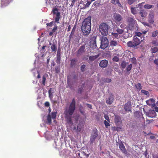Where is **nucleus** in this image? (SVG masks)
Wrapping results in <instances>:
<instances>
[{"mask_svg": "<svg viewBox=\"0 0 158 158\" xmlns=\"http://www.w3.org/2000/svg\"><path fill=\"white\" fill-rule=\"evenodd\" d=\"M47 120L48 122V123L51 124L52 123L51 117L50 114H48L47 116Z\"/></svg>", "mask_w": 158, "mask_h": 158, "instance_id": "29", "label": "nucleus"}, {"mask_svg": "<svg viewBox=\"0 0 158 158\" xmlns=\"http://www.w3.org/2000/svg\"><path fill=\"white\" fill-rule=\"evenodd\" d=\"M37 72L38 73V75L37 76V77L38 78H40V72L39 71H37Z\"/></svg>", "mask_w": 158, "mask_h": 158, "instance_id": "64", "label": "nucleus"}, {"mask_svg": "<svg viewBox=\"0 0 158 158\" xmlns=\"http://www.w3.org/2000/svg\"><path fill=\"white\" fill-rule=\"evenodd\" d=\"M104 117L106 120H107L109 122H110V119L108 116L107 115H105Z\"/></svg>", "mask_w": 158, "mask_h": 158, "instance_id": "53", "label": "nucleus"}, {"mask_svg": "<svg viewBox=\"0 0 158 158\" xmlns=\"http://www.w3.org/2000/svg\"><path fill=\"white\" fill-rule=\"evenodd\" d=\"M77 1V0H73L72 3L71 4V6H73L74 5L75 2Z\"/></svg>", "mask_w": 158, "mask_h": 158, "instance_id": "61", "label": "nucleus"}, {"mask_svg": "<svg viewBox=\"0 0 158 158\" xmlns=\"http://www.w3.org/2000/svg\"><path fill=\"white\" fill-rule=\"evenodd\" d=\"M56 56H60V48H59L58 49Z\"/></svg>", "mask_w": 158, "mask_h": 158, "instance_id": "50", "label": "nucleus"}, {"mask_svg": "<svg viewBox=\"0 0 158 158\" xmlns=\"http://www.w3.org/2000/svg\"><path fill=\"white\" fill-rule=\"evenodd\" d=\"M101 1V0H98L95 1L94 3L93 6H98L100 4Z\"/></svg>", "mask_w": 158, "mask_h": 158, "instance_id": "34", "label": "nucleus"}, {"mask_svg": "<svg viewBox=\"0 0 158 158\" xmlns=\"http://www.w3.org/2000/svg\"><path fill=\"white\" fill-rule=\"evenodd\" d=\"M109 27V26L106 23H101L99 25V30L102 35L106 36L108 34Z\"/></svg>", "mask_w": 158, "mask_h": 158, "instance_id": "2", "label": "nucleus"}, {"mask_svg": "<svg viewBox=\"0 0 158 158\" xmlns=\"http://www.w3.org/2000/svg\"><path fill=\"white\" fill-rule=\"evenodd\" d=\"M108 61L107 60L104 59L102 60L99 64L100 67L102 68H105L108 66Z\"/></svg>", "mask_w": 158, "mask_h": 158, "instance_id": "12", "label": "nucleus"}, {"mask_svg": "<svg viewBox=\"0 0 158 158\" xmlns=\"http://www.w3.org/2000/svg\"><path fill=\"white\" fill-rule=\"evenodd\" d=\"M99 56L98 55H96L94 56H90L89 57V60L90 61H93L95 60Z\"/></svg>", "mask_w": 158, "mask_h": 158, "instance_id": "24", "label": "nucleus"}, {"mask_svg": "<svg viewBox=\"0 0 158 158\" xmlns=\"http://www.w3.org/2000/svg\"><path fill=\"white\" fill-rule=\"evenodd\" d=\"M70 66L73 67H74L76 64L77 60L75 58L72 59L71 60Z\"/></svg>", "mask_w": 158, "mask_h": 158, "instance_id": "20", "label": "nucleus"}, {"mask_svg": "<svg viewBox=\"0 0 158 158\" xmlns=\"http://www.w3.org/2000/svg\"><path fill=\"white\" fill-rule=\"evenodd\" d=\"M51 13L53 15L55 23H59V20L61 18V16L60 12L58 11V9L56 7H54Z\"/></svg>", "mask_w": 158, "mask_h": 158, "instance_id": "5", "label": "nucleus"}, {"mask_svg": "<svg viewBox=\"0 0 158 158\" xmlns=\"http://www.w3.org/2000/svg\"><path fill=\"white\" fill-rule=\"evenodd\" d=\"M82 127V126L80 124H79L77 127V130L78 131H80Z\"/></svg>", "mask_w": 158, "mask_h": 158, "instance_id": "40", "label": "nucleus"}, {"mask_svg": "<svg viewBox=\"0 0 158 158\" xmlns=\"http://www.w3.org/2000/svg\"><path fill=\"white\" fill-rule=\"evenodd\" d=\"M146 115L148 117L152 118L156 117V113L155 111L152 110H149L148 112L146 113Z\"/></svg>", "mask_w": 158, "mask_h": 158, "instance_id": "13", "label": "nucleus"}, {"mask_svg": "<svg viewBox=\"0 0 158 158\" xmlns=\"http://www.w3.org/2000/svg\"><path fill=\"white\" fill-rule=\"evenodd\" d=\"M131 12L133 14L135 15L137 13V11L136 10L135 8L131 7Z\"/></svg>", "mask_w": 158, "mask_h": 158, "instance_id": "33", "label": "nucleus"}, {"mask_svg": "<svg viewBox=\"0 0 158 158\" xmlns=\"http://www.w3.org/2000/svg\"><path fill=\"white\" fill-rule=\"evenodd\" d=\"M135 88L137 89L140 90L142 89V87L140 83H138L137 84L135 85Z\"/></svg>", "mask_w": 158, "mask_h": 158, "instance_id": "31", "label": "nucleus"}, {"mask_svg": "<svg viewBox=\"0 0 158 158\" xmlns=\"http://www.w3.org/2000/svg\"><path fill=\"white\" fill-rule=\"evenodd\" d=\"M91 16H89L82 23L81 28L84 35H87L90 32L91 29Z\"/></svg>", "mask_w": 158, "mask_h": 158, "instance_id": "1", "label": "nucleus"}, {"mask_svg": "<svg viewBox=\"0 0 158 158\" xmlns=\"http://www.w3.org/2000/svg\"><path fill=\"white\" fill-rule=\"evenodd\" d=\"M60 66H57L55 68V72L56 73H60Z\"/></svg>", "mask_w": 158, "mask_h": 158, "instance_id": "30", "label": "nucleus"}, {"mask_svg": "<svg viewBox=\"0 0 158 158\" xmlns=\"http://www.w3.org/2000/svg\"><path fill=\"white\" fill-rule=\"evenodd\" d=\"M127 65V63L125 61H123L121 63V66L123 69H124Z\"/></svg>", "mask_w": 158, "mask_h": 158, "instance_id": "36", "label": "nucleus"}, {"mask_svg": "<svg viewBox=\"0 0 158 158\" xmlns=\"http://www.w3.org/2000/svg\"><path fill=\"white\" fill-rule=\"evenodd\" d=\"M155 102V100L152 98L150 99L149 100L146 101L147 104L149 106L151 105L153 103H154Z\"/></svg>", "mask_w": 158, "mask_h": 158, "instance_id": "26", "label": "nucleus"}, {"mask_svg": "<svg viewBox=\"0 0 158 158\" xmlns=\"http://www.w3.org/2000/svg\"><path fill=\"white\" fill-rule=\"evenodd\" d=\"M152 53H155L158 52V48L156 47H152L151 49Z\"/></svg>", "mask_w": 158, "mask_h": 158, "instance_id": "27", "label": "nucleus"}, {"mask_svg": "<svg viewBox=\"0 0 158 158\" xmlns=\"http://www.w3.org/2000/svg\"><path fill=\"white\" fill-rule=\"evenodd\" d=\"M139 14L142 18H144L147 16V13L143 10H141L139 12Z\"/></svg>", "mask_w": 158, "mask_h": 158, "instance_id": "19", "label": "nucleus"}, {"mask_svg": "<svg viewBox=\"0 0 158 158\" xmlns=\"http://www.w3.org/2000/svg\"><path fill=\"white\" fill-rule=\"evenodd\" d=\"M12 0H1V4L2 7L7 6Z\"/></svg>", "mask_w": 158, "mask_h": 158, "instance_id": "14", "label": "nucleus"}, {"mask_svg": "<svg viewBox=\"0 0 158 158\" xmlns=\"http://www.w3.org/2000/svg\"><path fill=\"white\" fill-rule=\"evenodd\" d=\"M51 48L52 52H56V47L54 43H53L51 47Z\"/></svg>", "mask_w": 158, "mask_h": 158, "instance_id": "28", "label": "nucleus"}, {"mask_svg": "<svg viewBox=\"0 0 158 158\" xmlns=\"http://www.w3.org/2000/svg\"><path fill=\"white\" fill-rule=\"evenodd\" d=\"M91 2H89V1H87V3L86 4H85V7H88L89 5L91 3Z\"/></svg>", "mask_w": 158, "mask_h": 158, "instance_id": "51", "label": "nucleus"}, {"mask_svg": "<svg viewBox=\"0 0 158 158\" xmlns=\"http://www.w3.org/2000/svg\"><path fill=\"white\" fill-rule=\"evenodd\" d=\"M120 27L124 29L125 27V25L124 24H122L120 25Z\"/></svg>", "mask_w": 158, "mask_h": 158, "instance_id": "62", "label": "nucleus"}, {"mask_svg": "<svg viewBox=\"0 0 158 158\" xmlns=\"http://www.w3.org/2000/svg\"><path fill=\"white\" fill-rule=\"evenodd\" d=\"M56 62L57 64H60V56H56Z\"/></svg>", "mask_w": 158, "mask_h": 158, "instance_id": "38", "label": "nucleus"}, {"mask_svg": "<svg viewBox=\"0 0 158 158\" xmlns=\"http://www.w3.org/2000/svg\"><path fill=\"white\" fill-rule=\"evenodd\" d=\"M127 21L128 23V28L131 30H133L135 29V24L136 22L134 17L132 16H129L127 19Z\"/></svg>", "mask_w": 158, "mask_h": 158, "instance_id": "6", "label": "nucleus"}, {"mask_svg": "<svg viewBox=\"0 0 158 158\" xmlns=\"http://www.w3.org/2000/svg\"><path fill=\"white\" fill-rule=\"evenodd\" d=\"M57 27L56 25H55L52 30V31L53 32H55L57 29Z\"/></svg>", "mask_w": 158, "mask_h": 158, "instance_id": "55", "label": "nucleus"}, {"mask_svg": "<svg viewBox=\"0 0 158 158\" xmlns=\"http://www.w3.org/2000/svg\"><path fill=\"white\" fill-rule=\"evenodd\" d=\"M131 106L130 104L128 103H126L124 105V109L126 111H130V108H131Z\"/></svg>", "mask_w": 158, "mask_h": 158, "instance_id": "21", "label": "nucleus"}, {"mask_svg": "<svg viewBox=\"0 0 158 158\" xmlns=\"http://www.w3.org/2000/svg\"><path fill=\"white\" fill-rule=\"evenodd\" d=\"M98 135V134L97 130L96 129L95 130H93L90 136L89 141L90 143L92 144L94 143L95 139L97 137Z\"/></svg>", "mask_w": 158, "mask_h": 158, "instance_id": "9", "label": "nucleus"}, {"mask_svg": "<svg viewBox=\"0 0 158 158\" xmlns=\"http://www.w3.org/2000/svg\"><path fill=\"white\" fill-rule=\"evenodd\" d=\"M121 119L120 116L118 115H115V117L114 118V122L115 124L117 125H118V123L121 122L122 123L121 121Z\"/></svg>", "mask_w": 158, "mask_h": 158, "instance_id": "17", "label": "nucleus"}, {"mask_svg": "<svg viewBox=\"0 0 158 158\" xmlns=\"http://www.w3.org/2000/svg\"><path fill=\"white\" fill-rule=\"evenodd\" d=\"M132 67V64H130L129 65H128L126 68V70L127 72H129L130 71Z\"/></svg>", "mask_w": 158, "mask_h": 158, "instance_id": "39", "label": "nucleus"}, {"mask_svg": "<svg viewBox=\"0 0 158 158\" xmlns=\"http://www.w3.org/2000/svg\"><path fill=\"white\" fill-rule=\"evenodd\" d=\"M73 36L72 35H70L69 37V43L71 40V39L73 38Z\"/></svg>", "mask_w": 158, "mask_h": 158, "instance_id": "59", "label": "nucleus"}, {"mask_svg": "<svg viewBox=\"0 0 158 158\" xmlns=\"http://www.w3.org/2000/svg\"><path fill=\"white\" fill-rule=\"evenodd\" d=\"M45 106L47 107H48L50 106L49 103L48 102H46L44 104Z\"/></svg>", "mask_w": 158, "mask_h": 158, "instance_id": "58", "label": "nucleus"}, {"mask_svg": "<svg viewBox=\"0 0 158 158\" xmlns=\"http://www.w3.org/2000/svg\"><path fill=\"white\" fill-rule=\"evenodd\" d=\"M135 34H136L134 36H136L137 37L138 36L139 38H140V36L142 35V34L140 32H137Z\"/></svg>", "mask_w": 158, "mask_h": 158, "instance_id": "45", "label": "nucleus"}, {"mask_svg": "<svg viewBox=\"0 0 158 158\" xmlns=\"http://www.w3.org/2000/svg\"><path fill=\"white\" fill-rule=\"evenodd\" d=\"M119 148L123 153H125L127 152L126 150L123 143H121L119 144Z\"/></svg>", "mask_w": 158, "mask_h": 158, "instance_id": "23", "label": "nucleus"}, {"mask_svg": "<svg viewBox=\"0 0 158 158\" xmlns=\"http://www.w3.org/2000/svg\"><path fill=\"white\" fill-rule=\"evenodd\" d=\"M112 35L115 38H118V35L117 33H112Z\"/></svg>", "mask_w": 158, "mask_h": 158, "instance_id": "48", "label": "nucleus"}, {"mask_svg": "<svg viewBox=\"0 0 158 158\" xmlns=\"http://www.w3.org/2000/svg\"><path fill=\"white\" fill-rule=\"evenodd\" d=\"M142 38L140 40L139 38L136 36H134L132 40V41H129L127 42V46L130 48H135L136 47L141 43V41H142Z\"/></svg>", "mask_w": 158, "mask_h": 158, "instance_id": "3", "label": "nucleus"}, {"mask_svg": "<svg viewBox=\"0 0 158 158\" xmlns=\"http://www.w3.org/2000/svg\"><path fill=\"white\" fill-rule=\"evenodd\" d=\"M109 122L107 121L104 120V124L105 125L106 127V128L110 126V124L109 123Z\"/></svg>", "mask_w": 158, "mask_h": 158, "instance_id": "41", "label": "nucleus"}, {"mask_svg": "<svg viewBox=\"0 0 158 158\" xmlns=\"http://www.w3.org/2000/svg\"><path fill=\"white\" fill-rule=\"evenodd\" d=\"M76 101L74 98L73 99L68 109L66 108L64 112L65 114H69L70 115L73 114L75 109Z\"/></svg>", "mask_w": 158, "mask_h": 158, "instance_id": "4", "label": "nucleus"}, {"mask_svg": "<svg viewBox=\"0 0 158 158\" xmlns=\"http://www.w3.org/2000/svg\"><path fill=\"white\" fill-rule=\"evenodd\" d=\"M101 44L100 48L102 49H105L109 45L108 40L107 38L105 36H102L101 39Z\"/></svg>", "mask_w": 158, "mask_h": 158, "instance_id": "7", "label": "nucleus"}, {"mask_svg": "<svg viewBox=\"0 0 158 158\" xmlns=\"http://www.w3.org/2000/svg\"><path fill=\"white\" fill-rule=\"evenodd\" d=\"M113 18L114 21L116 23L120 22L123 19V18L121 16L120 14L116 13H114Z\"/></svg>", "mask_w": 158, "mask_h": 158, "instance_id": "11", "label": "nucleus"}, {"mask_svg": "<svg viewBox=\"0 0 158 158\" xmlns=\"http://www.w3.org/2000/svg\"><path fill=\"white\" fill-rule=\"evenodd\" d=\"M56 112H52V118L53 119L55 118H56Z\"/></svg>", "mask_w": 158, "mask_h": 158, "instance_id": "46", "label": "nucleus"}, {"mask_svg": "<svg viewBox=\"0 0 158 158\" xmlns=\"http://www.w3.org/2000/svg\"><path fill=\"white\" fill-rule=\"evenodd\" d=\"M96 37L95 36H93L90 39V47L92 48H95L97 47Z\"/></svg>", "mask_w": 158, "mask_h": 158, "instance_id": "10", "label": "nucleus"}, {"mask_svg": "<svg viewBox=\"0 0 158 158\" xmlns=\"http://www.w3.org/2000/svg\"><path fill=\"white\" fill-rule=\"evenodd\" d=\"M112 60L114 61L118 62L119 60V58L117 56H114L112 59Z\"/></svg>", "mask_w": 158, "mask_h": 158, "instance_id": "43", "label": "nucleus"}, {"mask_svg": "<svg viewBox=\"0 0 158 158\" xmlns=\"http://www.w3.org/2000/svg\"><path fill=\"white\" fill-rule=\"evenodd\" d=\"M154 63L155 64L158 65V59H156L154 61Z\"/></svg>", "mask_w": 158, "mask_h": 158, "instance_id": "60", "label": "nucleus"}, {"mask_svg": "<svg viewBox=\"0 0 158 158\" xmlns=\"http://www.w3.org/2000/svg\"><path fill=\"white\" fill-rule=\"evenodd\" d=\"M53 0H46V3L47 4L51 5L52 4Z\"/></svg>", "mask_w": 158, "mask_h": 158, "instance_id": "52", "label": "nucleus"}, {"mask_svg": "<svg viewBox=\"0 0 158 158\" xmlns=\"http://www.w3.org/2000/svg\"><path fill=\"white\" fill-rule=\"evenodd\" d=\"M51 89H52V88H50L48 91V93H49V96H50L51 95L52 96V95H53V93L52 92Z\"/></svg>", "mask_w": 158, "mask_h": 158, "instance_id": "56", "label": "nucleus"}, {"mask_svg": "<svg viewBox=\"0 0 158 158\" xmlns=\"http://www.w3.org/2000/svg\"><path fill=\"white\" fill-rule=\"evenodd\" d=\"M83 90V88L81 86V88H79L78 89V93L80 94H81V92Z\"/></svg>", "mask_w": 158, "mask_h": 158, "instance_id": "54", "label": "nucleus"}, {"mask_svg": "<svg viewBox=\"0 0 158 158\" xmlns=\"http://www.w3.org/2000/svg\"><path fill=\"white\" fill-rule=\"evenodd\" d=\"M53 21H52L50 23H48L46 24L47 26H52L53 24Z\"/></svg>", "mask_w": 158, "mask_h": 158, "instance_id": "57", "label": "nucleus"}, {"mask_svg": "<svg viewBox=\"0 0 158 158\" xmlns=\"http://www.w3.org/2000/svg\"><path fill=\"white\" fill-rule=\"evenodd\" d=\"M65 118L67 122L68 123H72V118L71 117V115H70L69 114H65Z\"/></svg>", "mask_w": 158, "mask_h": 158, "instance_id": "22", "label": "nucleus"}, {"mask_svg": "<svg viewBox=\"0 0 158 158\" xmlns=\"http://www.w3.org/2000/svg\"><path fill=\"white\" fill-rule=\"evenodd\" d=\"M136 0H127L128 3L130 5H131L135 2Z\"/></svg>", "mask_w": 158, "mask_h": 158, "instance_id": "49", "label": "nucleus"}, {"mask_svg": "<svg viewBox=\"0 0 158 158\" xmlns=\"http://www.w3.org/2000/svg\"><path fill=\"white\" fill-rule=\"evenodd\" d=\"M118 43L117 41H115L113 39L110 42V45L111 47L115 46L118 44Z\"/></svg>", "mask_w": 158, "mask_h": 158, "instance_id": "25", "label": "nucleus"}, {"mask_svg": "<svg viewBox=\"0 0 158 158\" xmlns=\"http://www.w3.org/2000/svg\"><path fill=\"white\" fill-rule=\"evenodd\" d=\"M77 77V76L74 74H72L71 75H68L67 77V83L69 87L71 89L72 84L71 83L72 78L73 79H76Z\"/></svg>", "mask_w": 158, "mask_h": 158, "instance_id": "8", "label": "nucleus"}, {"mask_svg": "<svg viewBox=\"0 0 158 158\" xmlns=\"http://www.w3.org/2000/svg\"><path fill=\"white\" fill-rule=\"evenodd\" d=\"M118 1H119L118 0H112V2L114 4H116V2H118Z\"/></svg>", "mask_w": 158, "mask_h": 158, "instance_id": "63", "label": "nucleus"}, {"mask_svg": "<svg viewBox=\"0 0 158 158\" xmlns=\"http://www.w3.org/2000/svg\"><path fill=\"white\" fill-rule=\"evenodd\" d=\"M116 31L119 34H121L123 32V30L118 28H117Z\"/></svg>", "mask_w": 158, "mask_h": 158, "instance_id": "44", "label": "nucleus"}, {"mask_svg": "<svg viewBox=\"0 0 158 158\" xmlns=\"http://www.w3.org/2000/svg\"><path fill=\"white\" fill-rule=\"evenodd\" d=\"M42 84L44 86L45 85V82L46 80V77L44 75H43V76L42 77Z\"/></svg>", "mask_w": 158, "mask_h": 158, "instance_id": "37", "label": "nucleus"}, {"mask_svg": "<svg viewBox=\"0 0 158 158\" xmlns=\"http://www.w3.org/2000/svg\"><path fill=\"white\" fill-rule=\"evenodd\" d=\"M85 65H83L81 67V69L82 72H84L85 70Z\"/></svg>", "mask_w": 158, "mask_h": 158, "instance_id": "47", "label": "nucleus"}, {"mask_svg": "<svg viewBox=\"0 0 158 158\" xmlns=\"http://www.w3.org/2000/svg\"><path fill=\"white\" fill-rule=\"evenodd\" d=\"M114 98L112 96H110L106 100V102L109 105L111 104L113 102Z\"/></svg>", "mask_w": 158, "mask_h": 158, "instance_id": "18", "label": "nucleus"}, {"mask_svg": "<svg viewBox=\"0 0 158 158\" xmlns=\"http://www.w3.org/2000/svg\"><path fill=\"white\" fill-rule=\"evenodd\" d=\"M12 0H1V4L2 7L7 6Z\"/></svg>", "mask_w": 158, "mask_h": 158, "instance_id": "15", "label": "nucleus"}, {"mask_svg": "<svg viewBox=\"0 0 158 158\" xmlns=\"http://www.w3.org/2000/svg\"><path fill=\"white\" fill-rule=\"evenodd\" d=\"M85 45L81 46L78 51L77 54L79 55H81L82 53L84 52H85Z\"/></svg>", "mask_w": 158, "mask_h": 158, "instance_id": "16", "label": "nucleus"}, {"mask_svg": "<svg viewBox=\"0 0 158 158\" xmlns=\"http://www.w3.org/2000/svg\"><path fill=\"white\" fill-rule=\"evenodd\" d=\"M141 92L143 94H144L145 95H149V92L146 90H141Z\"/></svg>", "mask_w": 158, "mask_h": 158, "instance_id": "42", "label": "nucleus"}, {"mask_svg": "<svg viewBox=\"0 0 158 158\" xmlns=\"http://www.w3.org/2000/svg\"><path fill=\"white\" fill-rule=\"evenodd\" d=\"M153 7H154V6L153 5H149L148 4L145 5L144 6V7L145 8L148 9H150L151 8H152Z\"/></svg>", "mask_w": 158, "mask_h": 158, "instance_id": "32", "label": "nucleus"}, {"mask_svg": "<svg viewBox=\"0 0 158 158\" xmlns=\"http://www.w3.org/2000/svg\"><path fill=\"white\" fill-rule=\"evenodd\" d=\"M158 34V31L156 30L152 32V36L153 37H156Z\"/></svg>", "mask_w": 158, "mask_h": 158, "instance_id": "35", "label": "nucleus"}]
</instances>
